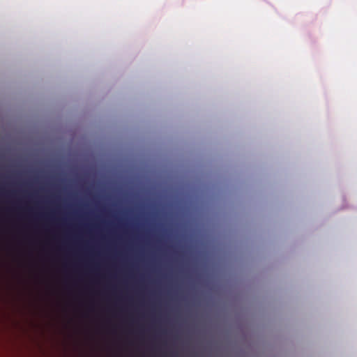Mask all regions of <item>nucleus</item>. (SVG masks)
<instances>
[{
  "mask_svg": "<svg viewBox=\"0 0 357 357\" xmlns=\"http://www.w3.org/2000/svg\"><path fill=\"white\" fill-rule=\"evenodd\" d=\"M61 289L63 326L65 331L67 329V172L64 168L61 185Z\"/></svg>",
  "mask_w": 357,
  "mask_h": 357,
  "instance_id": "nucleus-1",
  "label": "nucleus"
},
{
  "mask_svg": "<svg viewBox=\"0 0 357 357\" xmlns=\"http://www.w3.org/2000/svg\"><path fill=\"white\" fill-rule=\"evenodd\" d=\"M43 220H45V223H44V225H43V227L45 229V231L47 232V233H49L50 232V227H51V223H50V220H51V216L49 213H45L43 215Z\"/></svg>",
  "mask_w": 357,
  "mask_h": 357,
  "instance_id": "nucleus-2",
  "label": "nucleus"
},
{
  "mask_svg": "<svg viewBox=\"0 0 357 357\" xmlns=\"http://www.w3.org/2000/svg\"><path fill=\"white\" fill-rule=\"evenodd\" d=\"M70 328L68 327V357H70Z\"/></svg>",
  "mask_w": 357,
  "mask_h": 357,
  "instance_id": "nucleus-3",
  "label": "nucleus"
},
{
  "mask_svg": "<svg viewBox=\"0 0 357 357\" xmlns=\"http://www.w3.org/2000/svg\"><path fill=\"white\" fill-rule=\"evenodd\" d=\"M68 271L69 272L70 271V269L68 268ZM70 306V305L68 304V307ZM70 321H71V319H70V312L68 311V327L70 328Z\"/></svg>",
  "mask_w": 357,
  "mask_h": 357,
  "instance_id": "nucleus-4",
  "label": "nucleus"
},
{
  "mask_svg": "<svg viewBox=\"0 0 357 357\" xmlns=\"http://www.w3.org/2000/svg\"><path fill=\"white\" fill-rule=\"evenodd\" d=\"M68 248H70V245H68Z\"/></svg>",
  "mask_w": 357,
  "mask_h": 357,
  "instance_id": "nucleus-5",
  "label": "nucleus"
}]
</instances>
